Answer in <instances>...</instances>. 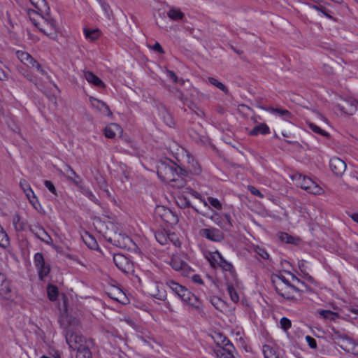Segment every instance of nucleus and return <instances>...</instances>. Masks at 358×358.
<instances>
[{"label": "nucleus", "instance_id": "obj_35", "mask_svg": "<svg viewBox=\"0 0 358 358\" xmlns=\"http://www.w3.org/2000/svg\"><path fill=\"white\" fill-rule=\"evenodd\" d=\"M220 226L225 229H229L233 226L232 219L229 214L224 213L223 215V220Z\"/></svg>", "mask_w": 358, "mask_h": 358}, {"label": "nucleus", "instance_id": "obj_13", "mask_svg": "<svg viewBox=\"0 0 358 358\" xmlns=\"http://www.w3.org/2000/svg\"><path fill=\"white\" fill-rule=\"evenodd\" d=\"M201 234L206 238L216 242H220L224 238L223 234L217 229H203L201 231Z\"/></svg>", "mask_w": 358, "mask_h": 358}, {"label": "nucleus", "instance_id": "obj_28", "mask_svg": "<svg viewBox=\"0 0 358 358\" xmlns=\"http://www.w3.org/2000/svg\"><path fill=\"white\" fill-rule=\"evenodd\" d=\"M20 186L21 189L23 190V192L25 193L27 198H29L30 196L34 197V192L26 180L21 179L20 181Z\"/></svg>", "mask_w": 358, "mask_h": 358}, {"label": "nucleus", "instance_id": "obj_63", "mask_svg": "<svg viewBox=\"0 0 358 358\" xmlns=\"http://www.w3.org/2000/svg\"><path fill=\"white\" fill-rule=\"evenodd\" d=\"M167 73H168L169 77L171 80H173V81L174 83H177V82H178V77H177V76L176 75V73H175L173 71H170V70H169V71H167Z\"/></svg>", "mask_w": 358, "mask_h": 358}, {"label": "nucleus", "instance_id": "obj_19", "mask_svg": "<svg viewBox=\"0 0 358 358\" xmlns=\"http://www.w3.org/2000/svg\"><path fill=\"white\" fill-rule=\"evenodd\" d=\"M84 77L87 80L88 83L98 87L100 88H104L106 85L104 83L98 78L95 74L90 71H84Z\"/></svg>", "mask_w": 358, "mask_h": 358}, {"label": "nucleus", "instance_id": "obj_43", "mask_svg": "<svg viewBox=\"0 0 358 358\" xmlns=\"http://www.w3.org/2000/svg\"><path fill=\"white\" fill-rule=\"evenodd\" d=\"M109 296L111 299L124 303L123 299L125 298L124 294L120 290H116L115 294L113 293L109 294Z\"/></svg>", "mask_w": 358, "mask_h": 358}, {"label": "nucleus", "instance_id": "obj_41", "mask_svg": "<svg viewBox=\"0 0 358 358\" xmlns=\"http://www.w3.org/2000/svg\"><path fill=\"white\" fill-rule=\"evenodd\" d=\"M308 125L309 127V128L315 133L316 134H319L323 136H329V134L327 132H326L324 130L322 129L320 127H319L318 126L315 125V124L312 123V122H308Z\"/></svg>", "mask_w": 358, "mask_h": 358}, {"label": "nucleus", "instance_id": "obj_18", "mask_svg": "<svg viewBox=\"0 0 358 358\" xmlns=\"http://www.w3.org/2000/svg\"><path fill=\"white\" fill-rule=\"evenodd\" d=\"M31 231L33 234L41 241L50 244L52 242V239L50 236L41 227H36L35 229H31Z\"/></svg>", "mask_w": 358, "mask_h": 358}, {"label": "nucleus", "instance_id": "obj_27", "mask_svg": "<svg viewBox=\"0 0 358 358\" xmlns=\"http://www.w3.org/2000/svg\"><path fill=\"white\" fill-rule=\"evenodd\" d=\"M262 351L265 358H280L275 349L269 345H263Z\"/></svg>", "mask_w": 358, "mask_h": 358}, {"label": "nucleus", "instance_id": "obj_48", "mask_svg": "<svg viewBox=\"0 0 358 358\" xmlns=\"http://www.w3.org/2000/svg\"><path fill=\"white\" fill-rule=\"evenodd\" d=\"M208 201L210 203V205L213 206L216 209L220 210L222 208V204L217 199L213 197H208Z\"/></svg>", "mask_w": 358, "mask_h": 358}, {"label": "nucleus", "instance_id": "obj_3", "mask_svg": "<svg viewBox=\"0 0 358 358\" xmlns=\"http://www.w3.org/2000/svg\"><path fill=\"white\" fill-rule=\"evenodd\" d=\"M291 178L297 187H301L310 194L319 195L322 193V187L306 176L296 173L292 175Z\"/></svg>", "mask_w": 358, "mask_h": 358}, {"label": "nucleus", "instance_id": "obj_46", "mask_svg": "<svg viewBox=\"0 0 358 358\" xmlns=\"http://www.w3.org/2000/svg\"><path fill=\"white\" fill-rule=\"evenodd\" d=\"M280 324L282 329H284L285 331L288 330L292 326V322L290 320H289L287 317H282L280 319Z\"/></svg>", "mask_w": 358, "mask_h": 358}, {"label": "nucleus", "instance_id": "obj_64", "mask_svg": "<svg viewBox=\"0 0 358 358\" xmlns=\"http://www.w3.org/2000/svg\"><path fill=\"white\" fill-rule=\"evenodd\" d=\"M324 71L327 74H333L334 73V69H333L332 66H331L329 64L324 65Z\"/></svg>", "mask_w": 358, "mask_h": 358}, {"label": "nucleus", "instance_id": "obj_17", "mask_svg": "<svg viewBox=\"0 0 358 358\" xmlns=\"http://www.w3.org/2000/svg\"><path fill=\"white\" fill-rule=\"evenodd\" d=\"M122 132L121 127L116 123H110L103 129V134L108 138H114L117 134H121Z\"/></svg>", "mask_w": 358, "mask_h": 358}, {"label": "nucleus", "instance_id": "obj_54", "mask_svg": "<svg viewBox=\"0 0 358 358\" xmlns=\"http://www.w3.org/2000/svg\"><path fill=\"white\" fill-rule=\"evenodd\" d=\"M248 189L251 192V194H252L253 195H255L262 199L264 198V195L260 192V191L259 189L255 188L254 186L249 185Z\"/></svg>", "mask_w": 358, "mask_h": 358}, {"label": "nucleus", "instance_id": "obj_6", "mask_svg": "<svg viewBox=\"0 0 358 358\" xmlns=\"http://www.w3.org/2000/svg\"><path fill=\"white\" fill-rule=\"evenodd\" d=\"M276 282L278 283L275 289L280 296L288 300H298L299 297L296 294V291H295L290 283L283 284L278 279Z\"/></svg>", "mask_w": 358, "mask_h": 358}, {"label": "nucleus", "instance_id": "obj_32", "mask_svg": "<svg viewBox=\"0 0 358 358\" xmlns=\"http://www.w3.org/2000/svg\"><path fill=\"white\" fill-rule=\"evenodd\" d=\"M320 315L324 319L329 320H335L339 317V315L337 313L333 312L329 310H322L320 311Z\"/></svg>", "mask_w": 358, "mask_h": 358}, {"label": "nucleus", "instance_id": "obj_42", "mask_svg": "<svg viewBox=\"0 0 358 358\" xmlns=\"http://www.w3.org/2000/svg\"><path fill=\"white\" fill-rule=\"evenodd\" d=\"M38 270V274L41 279H43L50 272V267L48 265H45V263L42 264L41 266L37 267Z\"/></svg>", "mask_w": 358, "mask_h": 358}, {"label": "nucleus", "instance_id": "obj_7", "mask_svg": "<svg viewBox=\"0 0 358 358\" xmlns=\"http://www.w3.org/2000/svg\"><path fill=\"white\" fill-rule=\"evenodd\" d=\"M176 295L178 296L183 302L196 309H199L201 306V303L199 301V299L182 285L180 286L179 291Z\"/></svg>", "mask_w": 358, "mask_h": 358}, {"label": "nucleus", "instance_id": "obj_57", "mask_svg": "<svg viewBox=\"0 0 358 358\" xmlns=\"http://www.w3.org/2000/svg\"><path fill=\"white\" fill-rule=\"evenodd\" d=\"M30 202V203L32 205V206L36 209V210H38V206H40L39 203H38V201L36 196V195L34 194V197H32L31 196H30L29 198H27Z\"/></svg>", "mask_w": 358, "mask_h": 358}, {"label": "nucleus", "instance_id": "obj_24", "mask_svg": "<svg viewBox=\"0 0 358 358\" xmlns=\"http://www.w3.org/2000/svg\"><path fill=\"white\" fill-rule=\"evenodd\" d=\"M150 294L156 299L162 301L165 300L166 297V292L163 289L160 290L159 286L157 284L155 285V287L151 288Z\"/></svg>", "mask_w": 358, "mask_h": 358}, {"label": "nucleus", "instance_id": "obj_21", "mask_svg": "<svg viewBox=\"0 0 358 358\" xmlns=\"http://www.w3.org/2000/svg\"><path fill=\"white\" fill-rule=\"evenodd\" d=\"M187 169L190 173L195 175H199L201 173V167L199 163L189 155H187Z\"/></svg>", "mask_w": 358, "mask_h": 358}, {"label": "nucleus", "instance_id": "obj_11", "mask_svg": "<svg viewBox=\"0 0 358 358\" xmlns=\"http://www.w3.org/2000/svg\"><path fill=\"white\" fill-rule=\"evenodd\" d=\"M170 264L174 270L180 272L183 275H188L192 272L191 268L178 257H173Z\"/></svg>", "mask_w": 358, "mask_h": 358}, {"label": "nucleus", "instance_id": "obj_23", "mask_svg": "<svg viewBox=\"0 0 358 358\" xmlns=\"http://www.w3.org/2000/svg\"><path fill=\"white\" fill-rule=\"evenodd\" d=\"M167 16L172 20H180L185 17L184 13L179 9L171 8L167 12Z\"/></svg>", "mask_w": 358, "mask_h": 358}, {"label": "nucleus", "instance_id": "obj_12", "mask_svg": "<svg viewBox=\"0 0 358 358\" xmlns=\"http://www.w3.org/2000/svg\"><path fill=\"white\" fill-rule=\"evenodd\" d=\"M329 167L331 171L337 176L343 174L346 169V164L344 161L338 157H334L330 159Z\"/></svg>", "mask_w": 358, "mask_h": 358}, {"label": "nucleus", "instance_id": "obj_1", "mask_svg": "<svg viewBox=\"0 0 358 358\" xmlns=\"http://www.w3.org/2000/svg\"><path fill=\"white\" fill-rule=\"evenodd\" d=\"M106 228L103 236L113 245L127 250H132L136 247V244L123 232L119 224L110 222L106 224Z\"/></svg>", "mask_w": 358, "mask_h": 358}, {"label": "nucleus", "instance_id": "obj_33", "mask_svg": "<svg viewBox=\"0 0 358 358\" xmlns=\"http://www.w3.org/2000/svg\"><path fill=\"white\" fill-rule=\"evenodd\" d=\"M13 224L16 231H20L24 229V223L21 221V218L17 214L13 215Z\"/></svg>", "mask_w": 358, "mask_h": 358}, {"label": "nucleus", "instance_id": "obj_8", "mask_svg": "<svg viewBox=\"0 0 358 358\" xmlns=\"http://www.w3.org/2000/svg\"><path fill=\"white\" fill-rule=\"evenodd\" d=\"M215 263L222 268V270L229 272V274L234 280H236V274L233 265L230 262L226 261L218 251L215 252L212 255L211 264Z\"/></svg>", "mask_w": 358, "mask_h": 358}, {"label": "nucleus", "instance_id": "obj_51", "mask_svg": "<svg viewBox=\"0 0 358 358\" xmlns=\"http://www.w3.org/2000/svg\"><path fill=\"white\" fill-rule=\"evenodd\" d=\"M164 114V122L169 127H171L173 124V119L171 116V115L167 113L166 111L163 112Z\"/></svg>", "mask_w": 358, "mask_h": 358}, {"label": "nucleus", "instance_id": "obj_38", "mask_svg": "<svg viewBox=\"0 0 358 358\" xmlns=\"http://www.w3.org/2000/svg\"><path fill=\"white\" fill-rule=\"evenodd\" d=\"M2 289L4 291L5 294H0V296L6 299H9L12 296V291L10 285V282H4L3 285H2Z\"/></svg>", "mask_w": 358, "mask_h": 358}, {"label": "nucleus", "instance_id": "obj_5", "mask_svg": "<svg viewBox=\"0 0 358 358\" xmlns=\"http://www.w3.org/2000/svg\"><path fill=\"white\" fill-rule=\"evenodd\" d=\"M66 341L70 348L78 350L85 345V339L78 333L73 332L71 329H68L66 333Z\"/></svg>", "mask_w": 358, "mask_h": 358}, {"label": "nucleus", "instance_id": "obj_30", "mask_svg": "<svg viewBox=\"0 0 358 358\" xmlns=\"http://www.w3.org/2000/svg\"><path fill=\"white\" fill-rule=\"evenodd\" d=\"M48 299L50 301H55L58 296V289L55 285H48L47 287Z\"/></svg>", "mask_w": 358, "mask_h": 358}, {"label": "nucleus", "instance_id": "obj_61", "mask_svg": "<svg viewBox=\"0 0 358 358\" xmlns=\"http://www.w3.org/2000/svg\"><path fill=\"white\" fill-rule=\"evenodd\" d=\"M152 49L156 52H158L159 53H164V50L162 47V45L156 42L152 47Z\"/></svg>", "mask_w": 358, "mask_h": 358}, {"label": "nucleus", "instance_id": "obj_62", "mask_svg": "<svg viewBox=\"0 0 358 358\" xmlns=\"http://www.w3.org/2000/svg\"><path fill=\"white\" fill-rule=\"evenodd\" d=\"M192 279L193 282L195 283H198L200 285L203 284V281L202 280V279L199 275H193V276L192 277Z\"/></svg>", "mask_w": 358, "mask_h": 358}, {"label": "nucleus", "instance_id": "obj_4", "mask_svg": "<svg viewBox=\"0 0 358 358\" xmlns=\"http://www.w3.org/2000/svg\"><path fill=\"white\" fill-rule=\"evenodd\" d=\"M157 175L162 181L169 183L178 173V167L172 162H161L157 165Z\"/></svg>", "mask_w": 358, "mask_h": 358}, {"label": "nucleus", "instance_id": "obj_31", "mask_svg": "<svg viewBox=\"0 0 358 358\" xmlns=\"http://www.w3.org/2000/svg\"><path fill=\"white\" fill-rule=\"evenodd\" d=\"M215 342L217 345L220 347L226 348L227 346L231 347L232 344L230 341L225 337H224L222 334H217L216 335Z\"/></svg>", "mask_w": 358, "mask_h": 358}, {"label": "nucleus", "instance_id": "obj_36", "mask_svg": "<svg viewBox=\"0 0 358 358\" xmlns=\"http://www.w3.org/2000/svg\"><path fill=\"white\" fill-rule=\"evenodd\" d=\"M279 280L283 284H289L291 282V278H286L282 275H275L272 277V282L273 284L274 287H276L277 280Z\"/></svg>", "mask_w": 358, "mask_h": 358}, {"label": "nucleus", "instance_id": "obj_37", "mask_svg": "<svg viewBox=\"0 0 358 358\" xmlns=\"http://www.w3.org/2000/svg\"><path fill=\"white\" fill-rule=\"evenodd\" d=\"M76 358H91V352L88 347L82 348L77 350Z\"/></svg>", "mask_w": 358, "mask_h": 358}, {"label": "nucleus", "instance_id": "obj_45", "mask_svg": "<svg viewBox=\"0 0 358 358\" xmlns=\"http://www.w3.org/2000/svg\"><path fill=\"white\" fill-rule=\"evenodd\" d=\"M78 187H80V189H81L82 193L83 194H85V196H87L90 200H92V201H95L96 200L95 196L93 194V193L89 189L82 186L81 183L79 184V185H78Z\"/></svg>", "mask_w": 358, "mask_h": 358}, {"label": "nucleus", "instance_id": "obj_60", "mask_svg": "<svg viewBox=\"0 0 358 358\" xmlns=\"http://www.w3.org/2000/svg\"><path fill=\"white\" fill-rule=\"evenodd\" d=\"M257 252L259 256H261L264 259H268L269 257L268 254L264 249L257 248Z\"/></svg>", "mask_w": 358, "mask_h": 358}, {"label": "nucleus", "instance_id": "obj_15", "mask_svg": "<svg viewBox=\"0 0 358 358\" xmlns=\"http://www.w3.org/2000/svg\"><path fill=\"white\" fill-rule=\"evenodd\" d=\"M64 175L67 180L73 182L76 185H79L82 182L80 177L73 171L68 164H65L64 168Z\"/></svg>", "mask_w": 358, "mask_h": 358}, {"label": "nucleus", "instance_id": "obj_44", "mask_svg": "<svg viewBox=\"0 0 358 358\" xmlns=\"http://www.w3.org/2000/svg\"><path fill=\"white\" fill-rule=\"evenodd\" d=\"M166 285L167 287H169L176 294H177V293L179 291V288H180V285H179L178 283L176 282L175 281L173 280H167L166 282Z\"/></svg>", "mask_w": 358, "mask_h": 358}, {"label": "nucleus", "instance_id": "obj_50", "mask_svg": "<svg viewBox=\"0 0 358 358\" xmlns=\"http://www.w3.org/2000/svg\"><path fill=\"white\" fill-rule=\"evenodd\" d=\"M280 238L282 241L287 243H292L294 240V238L287 233H282L280 235Z\"/></svg>", "mask_w": 358, "mask_h": 358}, {"label": "nucleus", "instance_id": "obj_14", "mask_svg": "<svg viewBox=\"0 0 358 358\" xmlns=\"http://www.w3.org/2000/svg\"><path fill=\"white\" fill-rule=\"evenodd\" d=\"M90 100L92 106L96 108L100 113L108 116L112 115V112L106 103L94 97H90Z\"/></svg>", "mask_w": 358, "mask_h": 358}, {"label": "nucleus", "instance_id": "obj_26", "mask_svg": "<svg viewBox=\"0 0 358 358\" xmlns=\"http://www.w3.org/2000/svg\"><path fill=\"white\" fill-rule=\"evenodd\" d=\"M269 133V128L266 124H260L257 125L253 128V129L250 132V135L256 136L259 134H266Z\"/></svg>", "mask_w": 358, "mask_h": 358}, {"label": "nucleus", "instance_id": "obj_22", "mask_svg": "<svg viewBox=\"0 0 358 358\" xmlns=\"http://www.w3.org/2000/svg\"><path fill=\"white\" fill-rule=\"evenodd\" d=\"M169 184L174 188L180 189L185 187L186 185V180L182 176L178 173L174 176V180L169 182Z\"/></svg>", "mask_w": 358, "mask_h": 358}, {"label": "nucleus", "instance_id": "obj_49", "mask_svg": "<svg viewBox=\"0 0 358 358\" xmlns=\"http://www.w3.org/2000/svg\"><path fill=\"white\" fill-rule=\"evenodd\" d=\"M34 262L36 267L41 266L44 262V258L41 253H36L34 256Z\"/></svg>", "mask_w": 358, "mask_h": 358}, {"label": "nucleus", "instance_id": "obj_39", "mask_svg": "<svg viewBox=\"0 0 358 358\" xmlns=\"http://www.w3.org/2000/svg\"><path fill=\"white\" fill-rule=\"evenodd\" d=\"M84 34L86 38L90 39V41H94L99 37V31L96 29L90 30L85 29Z\"/></svg>", "mask_w": 358, "mask_h": 358}, {"label": "nucleus", "instance_id": "obj_25", "mask_svg": "<svg viewBox=\"0 0 358 358\" xmlns=\"http://www.w3.org/2000/svg\"><path fill=\"white\" fill-rule=\"evenodd\" d=\"M215 353L217 358H235L229 348L220 347L215 350Z\"/></svg>", "mask_w": 358, "mask_h": 358}, {"label": "nucleus", "instance_id": "obj_20", "mask_svg": "<svg viewBox=\"0 0 358 358\" xmlns=\"http://www.w3.org/2000/svg\"><path fill=\"white\" fill-rule=\"evenodd\" d=\"M234 280L235 282H227V291L230 296L231 299L234 302H238L239 301V296L238 294L236 292V286H238V282Z\"/></svg>", "mask_w": 358, "mask_h": 358}, {"label": "nucleus", "instance_id": "obj_34", "mask_svg": "<svg viewBox=\"0 0 358 358\" xmlns=\"http://www.w3.org/2000/svg\"><path fill=\"white\" fill-rule=\"evenodd\" d=\"M208 79L209 83L211 85L217 87L218 89L222 90L225 94H227L229 92L228 88L222 83L220 82L219 80H217L215 78L208 77Z\"/></svg>", "mask_w": 358, "mask_h": 358}, {"label": "nucleus", "instance_id": "obj_59", "mask_svg": "<svg viewBox=\"0 0 358 358\" xmlns=\"http://www.w3.org/2000/svg\"><path fill=\"white\" fill-rule=\"evenodd\" d=\"M88 238L90 239V241L88 243L86 241H85L86 244L88 245V247L90 248L91 249L96 248V247H97L96 241L94 238H92L90 236H89Z\"/></svg>", "mask_w": 358, "mask_h": 358}, {"label": "nucleus", "instance_id": "obj_40", "mask_svg": "<svg viewBox=\"0 0 358 358\" xmlns=\"http://www.w3.org/2000/svg\"><path fill=\"white\" fill-rule=\"evenodd\" d=\"M164 214L162 216V219L167 222L176 223L178 220L177 217L172 215V213L169 210H164Z\"/></svg>", "mask_w": 358, "mask_h": 358}, {"label": "nucleus", "instance_id": "obj_2", "mask_svg": "<svg viewBox=\"0 0 358 358\" xmlns=\"http://www.w3.org/2000/svg\"><path fill=\"white\" fill-rule=\"evenodd\" d=\"M28 15L34 25L40 31L46 35L49 38L56 40L58 36V25L55 20L49 14L46 16L40 15L35 10L28 11Z\"/></svg>", "mask_w": 358, "mask_h": 358}, {"label": "nucleus", "instance_id": "obj_53", "mask_svg": "<svg viewBox=\"0 0 358 358\" xmlns=\"http://www.w3.org/2000/svg\"><path fill=\"white\" fill-rule=\"evenodd\" d=\"M45 186L49 189L50 192H51L55 195H57V190L53 185V183L50 180H45L44 181Z\"/></svg>", "mask_w": 358, "mask_h": 358}, {"label": "nucleus", "instance_id": "obj_10", "mask_svg": "<svg viewBox=\"0 0 358 358\" xmlns=\"http://www.w3.org/2000/svg\"><path fill=\"white\" fill-rule=\"evenodd\" d=\"M16 55L21 62L28 66L36 68L41 73H44V70L41 68L40 64H38L28 52L23 51H17Z\"/></svg>", "mask_w": 358, "mask_h": 358}, {"label": "nucleus", "instance_id": "obj_9", "mask_svg": "<svg viewBox=\"0 0 358 358\" xmlns=\"http://www.w3.org/2000/svg\"><path fill=\"white\" fill-rule=\"evenodd\" d=\"M113 259L114 264L121 271L129 273L133 271V263L124 255L115 254Z\"/></svg>", "mask_w": 358, "mask_h": 358}, {"label": "nucleus", "instance_id": "obj_55", "mask_svg": "<svg viewBox=\"0 0 358 358\" xmlns=\"http://www.w3.org/2000/svg\"><path fill=\"white\" fill-rule=\"evenodd\" d=\"M169 241L172 242L173 244L176 247H180V242L179 239L178 238L175 237L174 234L168 235V241Z\"/></svg>", "mask_w": 358, "mask_h": 358}, {"label": "nucleus", "instance_id": "obj_56", "mask_svg": "<svg viewBox=\"0 0 358 358\" xmlns=\"http://www.w3.org/2000/svg\"><path fill=\"white\" fill-rule=\"evenodd\" d=\"M31 3L37 8L41 9L45 6V0H30Z\"/></svg>", "mask_w": 358, "mask_h": 358}, {"label": "nucleus", "instance_id": "obj_47", "mask_svg": "<svg viewBox=\"0 0 358 358\" xmlns=\"http://www.w3.org/2000/svg\"><path fill=\"white\" fill-rule=\"evenodd\" d=\"M156 240L161 244L164 245L168 243V236L162 232L157 233L155 234Z\"/></svg>", "mask_w": 358, "mask_h": 358}, {"label": "nucleus", "instance_id": "obj_52", "mask_svg": "<svg viewBox=\"0 0 358 358\" xmlns=\"http://www.w3.org/2000/svg\"><path fill=\"white\" fill-rule=\"evenodd\" d=\"M306 341H307V343L310 348H312V349L317 348V342L315 338H313L310 336H306Z\"/></svg>", "mask_w": 358, "mask_h": 358}, {"label": "nucleus", "instance_id": "obj_16", "mask_svg": "<svg viewBox=\"0 0 358 358\" xmlns=\"http://www.w3.org/2000/svg\"><path fill=\"white\" fill-rule=\"evenodd\" d=\"M287 275L291 278L290 285H292V287L295 289V291H296L297 295L299 297H300L301 293L303 292L306 288V284L290 272H288Z\"/></svg>", "mask_w": 358, "mask_h": 358}, {"label": "nucleus", "instance_id": "obj_29", "mask_svg": "<svg viewBox=\"0 0 358 358\" xmlns=\"http://www.w3.org/2000/svg\"><path fill=\"white\" fill-rule=\"evenodd\" d=\"M270 110L272 113H277L280 116L282 117L285 120H289L292 117L291 113L285 109L272 108Z\"/></svg>", "mask_w": 358, "mask_h": 358}, {"label": "nucleus", "instance_id": "obj_58", "mask_svg": "<svg viewBox=\"0 0 358 358\" xmlns=\"http://www.w3.org/2000/svg\"><path fill=\"white\" fill-rule=\"evenodd\" d=\"M8 282L9 281L6 279V276L3 273H0V294H5V290H3L1 287L3 285L4 282Z\"/></svg>", "mask_w": 358, "mask_h": 358}]
</instances>
